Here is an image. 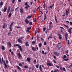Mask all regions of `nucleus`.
Wrapping results in <instances>:
<instances>
[{
	"label": "nucleus",
	"mask_w": 72,
	"mask_h": 72,
	"mask_svg": "<svg viewBox=\"0 0 72 72\" xmlns=\"http://www.w3.org/2000/svg\"><path fill=\"white\" fill-rule=\"evenodd\" d=\"M14 46L15 47L16 46H18V48H19V49L20 51H22V47H21V46L19 45V44H15L14 45Z\"/></svg>",
	"instance_id": "f257e3e1"
},
{
	"label": "nucleus",
	"mask_w": 72,
	"mask_h": 72,
	"mask_svg": "<svg viewBox=\"0 0 72 72\" xmlns=\"http://www.w3.org/2000/svg\"><path fill=\"white\" fill-rule=\"evenodd\" d=\"M25 5H26V6L25 7V8L26 10H27L28 9V7L30 8V5H28V3L27 2H26L25 3Z\"/></svg>",
	"instance_id": "f03ea898"
},
{
	"label": "nucleus",
	"mask_w": 72,
	"mask_h": 72,
	"mask_svg": "<svg viewBox=\"0 0 72 72\" xmlns=\"http://www.w3.org/2000/svg\"><path fill=\"white\" fill-rule=\"evenodd\" d=\"M20 39L22 40V37L19 38V39H17V41L18 42H19V43H22V41Z\"/></svg>",
	"instance_id": "7ed1b4c3"
},
{
	"label": "nucleus",
	"mask_w": 72,
	"mask_h": 72,
	"mask_svg": "<svg viewBox=\"0 0 72 72\" xmlns=\"http://www.w3.org/2000/svg\"><path fill=\"white\" fill-rule=\"evenodd\" d=\"M3 63L4 64V68H7V65H6V63H5V61L4 60L3 61Z\"/></svg>",
	"instance_id": "20e7f679"
},
{
	"label": "nucleus",
	"mask_w": 72,
	"mask_h": 72,
	"mask_svg": "<svg viewBox=\"0 0 72 72\" xmlns=\"http://www.w3.org/2000/svg\"><path fill=\"white\" fill-rule=\"evenodd\" d=\"M25 22L26 24H28L29 23V21H28L27 19H26L25 20Z\"/></svg>",
	"instance_id": "39448f33"
},
{
	"label": "nucleus",
	"mask_w": 72,
	"mask_h": 72,
	"mask_svg": "<svg viewBox=\"0 0 72 72\" xmlns=\"http://www.w3.org/2000/svg\"><path fill=\"white\" fill-rule=\"evenodd\" d=\"M6 10H7V7H4L3 10H2V12H5L6 11Z\"/></svg>",
	"instance_id": "423d86ee"
},
{
	"label": "nucleus",
	"mask_w": 72,
	"mask_h": 72,
	"mask_svg": "<svg viewBox=\"0 0 72 72\" xmlns=\"http://www.w3.org/2000/svg\"><path fill=\"white\" fill-rule=\"evenodd\" d=\"M65 37L66 38V40L67 41V38H68V34H66L65 35Z\"/></svg>",
	"instance_id": "0eeeda50"
},
{
	"label": "nucleus",
	"mask_w": 72,
	"mask_h": 72,
	"mask_svg": "<svg viewBox=\"0 0 72 72\" xmlns=\"http://www.w3.org/2000/svg\"><path fill=\"white\" fill-rule=\"evenodd\" d=\"M54 54L56 55V56H58L59 55V54L57 53V52H55V51H54L53 52Z\"/></svg>",
	"instance_id": "6e6552de"
},
{
	"label": "nucleus",
	"mask_w": 72,
	"mask_h": 72,
	"mask_svg": "<svg viewBox=\"0 0 72 72\" xmlns=\"http://www.w3.org/2000/svg\"><path fill=\"white\" fill-rule=\"evenodd\" d=\"M3 5V2H1L0 3V8H2Z\"/></svg>",
	"instance_id": "1a4fd4ad"
},
{
	"label": "nucleus",
	"mask_w": 72,
	"mask_h": 72,
	"mask_svg": "<svg viewBox=\"0 0 72 72\" xmlns=\"http://www.w3.org/2000/svg\"><path fill=\"white\" fill-rule=\"evenodd\" d=\"M27 60L28 62L29 63H31V60H30V57H28L27 58Z\"/></svg>",
	"instance_id": "9d476101"
},
{
	"label": "nucleus",
	"mask_w": 72,
	"mask_h": 72,
	"mask_svg": "<svg viewBox=\"0 0 72 72\" xmlns=\"http://www.w3.org/2000/svg\"><path fill=\"white\" fill-rule=\"evenodd\" d=\"M47 65L48 66H49L50 67H51V66H52L51 64V63H48L47 64Z\"/></svg>",
	"instance_id": "9b49d317"
},
{
	"label": "nucleus",
	"mask_w": 72,
	"mask_h": 72,
	"mask_svg": "<svg viewBox=\"0 0 72 72\" xmlns=\"http://www.w3.org/2000/svg\"><path fill=\"white\" fill-rule=\"evenodd\" d=\"M20 12L21 13H23V8H20Z\"/></svg>",
	"instance_id": "f8f14e48"
},
{
	"label": "nucleus",
	"mask_w": 72,
	"mask_h": 72,
	"mask_svg": "<svg viewBox=\"0 0 72 72\" xmlns=\"http://www.w3.org/2000/svg\"><path fill=\"white\" fill-rule=\"evenodd\" d=\"M39 70L40 72H42V68L41 67V65L39 66Z\"/></svg>",
	"instance_id": "ddd939ff"
},
{
	"label": "nucleus",
	"mask_w": 72,
	"mask_h": 72,
	"mask_svg": "<svg viewBox=\"0 0 72 72\" xmlns=\"http://www.w3.org/2000/svg\"><path fill=\"white\" fill-rule=\"evenodd\" d=\"M68 31L69 32L70 34H71V31H72V30L71 29H69L68 30Z\"/></svg>",
	"instance_id": "4468645a"
},
{
	"label": "nucleus",
	"mask_w": 72,
	"mask_h": 72,
	"mask_svg": "<svg viewBox=\"0 0 72 72\" xmlns=\"http://www.w3.org/2000/svg\"><path fill=\"white\" fill-rule=\"evenodd\" d=\"M58 36H59L58 38L59 39H62V35L60 34H58Z\"/></svg>",
	"instance_id": "2eb2a0df"
},
{
	"label": "nucleus",
	"mask_w": 72,
	"mask_h": 72,
	"mask_svg": "<svg viewBox=\"0 0 72 72\" xmlns=\"http://www.w3.org/2000/svg\"><path fill=\"white\" fill-rule=\"evenodd\" d=\"M53 24V23H52V22H50V24H49V28H51V25H52Z\"/></svg>",
	"instance_id": "dca6fc26"
},
{
	"label": "nucleus",
	"mask_w": 72,
	"mask_h": 72,
	"mask_svg": "<svg viewBox=\"0 0 72 72\" xmlns=\"http://www.w3.org/2000/svg\"><path fill=\"white\" fill-rule=\"evenodd\" d=\"M61 48V46L60 45H58L57 46V48L58 49H60Z\"/></svg>",
	"instance_id": "f3484780"
},
{
	"label": "nucleus",
	"mask_w": 72,
	"mask_h": 72,
	"mask_svg": "<svg viewBox=\"0 0 72 72\" xmlns=\"http://www.w3.org/2000/svg\"><path fill=\"white\" fill-rule=\"evenodd\" d=\"M25 45L26 46H29V44H28V41H27L25 43Z\"/></svg>",
	"instance_id": "a211bd4d"
},
{
	"label": "nucleus",
	"mask_w": 72,
	"mask_h": 72,
	"mask_svg": "<svg viewBox=\"0 0 72 72\" xmlns=\"http://www.w3.org/2000/svg\"><path fill=\"white\" fill-rule=\"evenodd\" d=\"M58 71H59V70L57 69L55 70L53 72V70H51V72H58Z\"/></svg>",
	"instance_id": "6ab92c4d"
},
{
	"label": "nucleus",
	"mask_w": 72,
	"mask_h": 72,
	"mask_svg": "<svg viewBox=\"0 0 72 72\" xmlns=\"http://www.w3.org/2000/svg\"><path fill=\"white\" fill-rule=\"evenodd\" d=\"M44 20H45L46 19H47V17H46V14H45L44 15Z\"/></svg>",
	"instance_id": "aec40b11"
},
{
	"label": "nucleus",
	"mask_w": 72,
	"mask_h": 72,
	"mask_svg": "<svg viewBox=\"0 0 72 72\" xmlns=\"http://www.w3.org/2000/svg\"><path fill=\"white\" fill-rule=\"evenodd\" d=\"M38 46L39 48H41V46H42V43H40L38 45Z\"/></svg>",
	"instance_id": "412c9836"
},
{
	"label": "nucleus",
	"mask_w": 72,
	"mask_h": 72,
	"mask_svg": "<svg viewBox=\"0 0 72 72\" xmlns=\"http://www.w3.org/2000/svg\"><path fill=\"white\" fill-rule=\"evenodd\" d=\"M55 21H56V23H58V21H57V17L55 16Z\"/></svg>",
	"instance_id": "4be33fe9"
},
{
	"label": "nucleus",
	"mask_w": 72,
	"mask_h": 72,
	"mask_svg": "<svg viewBox=\"0 0 72 72\" xmlns=\"http://www.w3.org/2000/svg\"><path fill=\"white\" fill-rule=\"evenodd\" d=\"M13 24H14V22H13L10 25V27H12V26H13Z\"/></svg>",
	"instance_id": "5701e85b"
},
{
	"label": "nucleus",
	"mask_w": 72,
	"mask_h": 72,
	"mask_svg": "<svg viewBox=\"0 0 72 72\" xmlns=\"http://www.w3.org/2000/svg\"><path fill=\"white\" fill-rule=\"evenodd\" d=\"M69 13V12L67 11V10H66V13H65V14H66V15H68V14Z\"/></svg>",
	"instance_id": "b1692460"
},
{
	"label": "nucleus",
	"mask_w": 72,
	"mask_h": 72,
	"mask_svg": "<svg viewBox=\"0 0 72 72\" xmlns=\"http://www.w3.org/2000/svg\"><path fill=\"white\" fill-rule=\"evenodd\" d=\"M11 16H12V13H11V12H10L8 15V17H9V18H10V17H11Z\"/></svg>",
	"instance_id": "393cba45"
},
{
	"label": "nucleus",
	"mask_w": 72,
	"mask_h": 72,
	"mask_svg": "<svg viewBox=\"0 0 72 72\" xmlns=\"http://www.w3.org/2000/svg\"><path fill=\"white\" fill-rule=\"evenodd\" d=\"M8 45H9V46H12V44H11V43H10V42H9L8 43Z\"/></svg>",
	"instance_id": "a878e982"
},
{
	"label": "nucleus",
	"mask_w": 72,
	"mask_h": 72,
	"mask_svg": "<svg viewBox=\"0 0 72 72\" xmlns=\"http://www.w3.org/2000/svg\"><path fill=\"white\" fill-rule=\"evenodd\" d=\"M32 14L30 16H29V15L28 16V18L29 19H30V18L32 17Z\"/></svg>",
	"instance_id": "bb28decb"
},
{
	"label": "nucleus",
	"mask_w": 72,
	"mask_h": 72,
	"mask_svg": "<svg viewBox=\"0 0 72 72\" xmlns=\"http://www.w3.org/2000/svg\"><path fill=\"white\" fill-rule=\"evenodd\" d=\"M69 60V59L68 58H67V59H64V60H62V61H63L64 60L65 61H68Z\"/></svg>",
	"instance_id": "cd10ccee"
},
{
	"label": "nucleus",
	"mask_w": 72,
	"mask_h": 72,
	"mask_svg": "<svg viewBox=\"0 0 72 72\" xmlns=\"http://www.w3.org/2000/svg\"><path fill=\"white\" fill-rule=\"evenodd\" d=\"M52 34H51V35L48 37V40L50 39H50H51V38H52Z\"/></svg>",
	"instance_id": "c85d7f7f"
},
{
	"label": "nucleus",
	"mask_w": 72,
	"mask_h": 72,
	"mask_svg": "<svg viewBox=\"0 0 72 72\" xmlns=\"http://www.w3.org/2000/svg\"><path fill=\"white\" fill-rule=\"evenodd\" d=\"M1 49L2 50H4V49H5V47H4V46H2V48Z\"/></svg>",
	"instance_id": "c756f323"
},
{
	"label": "nucleus",
	"mask_w": 72,
	"mask_h": 72,
	"mask_svg": "<svg viewBox=\"0 0 72 72\" xmlns=\"http://www.w3.org/2000/svg\"><path fill=\"white\" fill-rule=\"evenodd\" d=\"M32 48L33 50V51H36V50L35 49V48H34V47H32Z\"/></svg>",
	"instance_id": "7c9ffc66"
},
{
	"label": "nucleus",
	"mask_w": 72,
	"mask_h": 72,
	"mask_svg": "<svg viewBox=\"0 0 72 72\" xmlns=\"http://www.w3.org/2000/svg\"><path fill=\"white\" fill-rule=\"evenodd\" d=\"M6 25V23H4V25L3 26V28L4 29H5V27Z\"/></svg>",
	"instance_id": "2f4dec72"
},
{
	"label": "nucleus",
	"mask_w": 72,
	"mask_h": 72,
	"mask_svg": "<svg viewBox=\"0 0 72 72\" xmlns=\"http://www.w3.org/2000/svg\"><path fill=\"white\" fill-rule=\"evenodd\" d=\"M18 55L19 57H22L21 56V53H19Z\"/></svg>",
	"instance_id": "473e14b6"
},
{
	"label": "nucleus",
	"mask_w": 72,
	"mask_h": 72,
	"mask_svg": "<svg viewBox=\"0 0 72 72\" xmlns=\"http://www.w3.org/2000/svg\"><path fill=\"white\" fill-rule=\"evenodd\" d=\"M10 31H12L13 30V28H12V27H10Z\"/></svg>",
	"instance_id": "72a5a7b5"
},
{
	"label": "nucleus",
	"mask_w": 72,
	"mask_h": 72,
	"mask_svg": "<svg viewBox=\"0 0 72 72\" xmlns=\"http://www.w3.org/2000/svg\"><path fill=\"white\" fill-rule=\"evenodd\" d=\"M39 12H41V13H42V12L43 13L44 12V11H43V10H39Z\"/></svg>",
	"instance_id": "f704fd0d"
},
{
	"label": "nucleus",
	"mask_w": 72,
	"mask_h": 72,
	"mask_svg": "<svg viewBox=\"0 0 72 72\" xmlns=\"http://www.w3.org/2000/svg\"><path fill=\"white\" fill-rule=\"evenodd\" d=\"M36 43V40L35 41H33L32 42V44H35Z\"/></svg>",
	"instance_id": "c9c22d12"
},
{
	"label": "nucleus",
	"mask_w": 72,
	"mask_h": 72,
	"mask_svg": "<svg viewBox=\"0 0 72 72\" xmlns=\"http://www.w3.org/2000/svg\"><path fill=\"white\" fill-rule=\"evenodd\" d=\"M62 71H66V68H62Z\"/></svg>",
	"instance_id": "e433bc0d"
},
{
	"label": "nucleus",
	"mask_w": 72,
	"mask_h": 72,
	"mask_svg": "<svg viewBox=\"0 0 72 72\" xmlns=\"http://www.w3.org/2000/svg\"><path fill=\"white\" fill-rule=\"evenodd\" d=\"M10 12V10H7V14H9V13Z\"/></svg>",
	"instance_id": "4c0bfd02"
},
{
	"label": "nucleus",
	"mask_w": 72,
	"mask_h": 72,
	"mask_svg": "<svg viewBox=\"0 0 72 72\" xmlns=\"http://www.w3.org/2000/svg\"><path fill=\"white\" fill-rule=\"evenodd\" d=\"M31 28H32V26H31L30 27H28L27 28V30H31Z\"/></svg>",
	"instance_id": "58836bf2"
},
{
	"label": "nucleus",
	"mask_w": 72,
	"mask_h": 72,
	"mask_svg": "<svg viewBox=\"0 0 72 72\" xmlns=\"http://www.w3.org/2000/svg\"><path fill=\"white\" fill-rule=\"evenodd\" d=\"M64 27H66V28H69V27H68V26L66 25H64Z\"/></svg>",
	"instance_id": "ea45409f"
},
{
	"label": "nucleus",
	"mask_w": 72,
	"mask_h": 72,
	"mask_svg": "<svg viewBox=\"0 0 72 72\" xmlns=\"http://www.w3.org/2000/svg\"><path fill=\"white\" fill-rule=\"evenodd\" d=\"M19 65V66H20L21 67H22V64H21V63H19L18 64Z\"/></svg>",
	"instance_id": "a19ab883"
},
{
	"label": "nucleus",
	"mask_w": 72,
	"mask_h": 72,
	"mask_svg": "<svg viewBox=\"0 0 72 72\" xmlns=\"http://www.w3.org/2000/svg\"><path fill=\"white\" fill-rule=\"evenodd\" d=\"M28 66H24V68H26V69H27V68H28Z\"/></svg>",
	"instance_id": "79ce46f5"
},
{
	"label": "nucleus",
	"mask_w": 72,
	"mask_h": 72,
	"mask_svg": "<svg viewBox=\"0 0 72 72\" xmlns=\"http://www.w3.org/2000/svg\"><path fill=\"white\" fill-rule=\"evenodd\" d=\"M11 33V32H10L9 33H8V36H10V34Z\"/></svg>",
	"instance_id": "37998d69"
},
{
	"label": "nucleus",
	"mask_w": 72,
	"mask_h": 72,
	"mask_svg": "<svg viewBox=\"0 0 72 72\" xmlns=\"http://www.w3.org/2000/svg\"><path fill=\"white\" fill-rule=\"evenodd\" d=\"M63 59H65L66 58V55H64V57H62Z\"/></svg>",
	"instance_id": "c03bdc74"
},
{
	"label": "nucleus",
	"mask_w": 72,
	"mask_h": 72,
	"mask_svg": "<svg viewBox=\"0 0 72 72\" xmlns=\"http://www.w3.org/2000/svg\"><path fill=\"white\" fill-rule=\"evenodd\" d=\"M16 67H17V68H18V69L19 70L21 69V68H20L19 67V66H16Z\"/></svg>",
	"instance_id": "a18cd8bd"
},
{
	"label": "nucleus",
	"mask_w": 72,
	"mask_h": 72,
	"mask_svg": "<svg viewBox=\"0 0 72 72\" xmlns=\"http://www.w3.org/2000/svg\"><path fill=\"white\" fill-rule=\"evenodd\" d=\"M29 24L30 26H31V25L32 24V22H30Z\"/></svg>",
	"instance_id": "49530a36"
},
{
	"label": "nucleus",
	"mask_w": 72,
	"mask_h": 72,
	"mask_svg": "<svg viewBox=\"0 0 72 72\" xmlns=\"http://www.w3.org/2000/svg\"><path fill=\"white\" fill-rule=\"evenodd\" d=\"M6 62L7 64H8V60H7L6 59Z\"/></svg>",
	"instance_id": "de8ad7c7"
},
{
	"label": "nucleus",
	"mask_w": 72,
	"mask_h": 72,
	"mask_svg": "<svg viewBox=\"0 0 72 72\" xmlns=\"http://www.w3.org/2000/svg\"><path fill=\"white\" fill-rule=\"evenodd\" d=\"M33 20L34 22H36V20L35 18H33Z\"/></svg>",
	"instance_id": "09e8293b"
},
{
	"label": "nucleus",
	"mask_w": 72,
	"mask_h": 72,
	"mask_svg": "<svg viewBox=\"0 0 72 72\" xmlns=\"http://www.w3.org/2000/svg\"><path fill=\"white\" fill-rule=\"evenodd\" d=\"M39 64H38L36 66V68H39Z\"/></svg>",
	"instance_id": "8fccbe9b"
},
{
	"label": "nucleus",
	"mask_w": 72,
	"mask_h": 72,
	"mask_svg": "<svg viewBox=\"0 0 72 72\" xmlns=\"http://www.w3.org/2000/svg\"><path fill=\"white\" fill-rule=\"evenodd\" d=\"M55 67H57V68H59V67L58 66V65H56Z\"/></svg>",
	"instance_id": "3c124183"
},
{
	"label": "nucleus",
	"mask_w": 72,
	"mask_h": 72,
	"mask_svg": "<svg viewBox=\"0 0 72 72\" xmlns=\"http://www.w3.org/2000/svg\"><path fill=\"white\" fill-rule=\"evenodd\" d=\"M26 31L28 32V33H30V30H28V29H27L26 30Z\"/></svg>",
	"instance_id": "603ef678"
},
{
	"label": "nucleus",
	"mask_w": 72,
	"mask_h": 72,
	"mask_svg": "<svg viewBox=\"0 0 72 72\" xmlns=\"http://www.w3.org/2000/svg\"><path fill=\"white\" fill-rule=\"evenodd\" d=\"M43 6H44V8H46V4H44Z\"/></svg>",
	"instance_id": "864d4df0"
},
{
	"label": "nucleus",
	"mask_w": 72,
	"mask_h": 72,
	"mask_svg": "<svg viewBox=\"0 0 72 72\" xmlns=\"http://www.w3.org/2000/svg\"><path fill=\"white\" fill-rule=\"evenodd\" d=\"M43 31H45V30H46V28H43Z\"/></svg>",
	"instance_id": "5fc2aeb1"
},
{
	"label": "nucleus",
	"mask_w": 72,
	"mask_h": 72,
	"mask_svg": "<svg viewBox=\"0 0 72 72\" xmlns=\"http://www.w3.org/2000/svg\"><path fill=\"white\" fill-rule=\"evenodd\" d=\"M42 53L43 54H44V53H45V52L44 51H42Z\"/></svg>",
	"instance_id": "6e6d98bb"
},
{
	"label": "nucleus",
	"mask_w": 72,
	"mask_h": 72,
	"mask_svg": "<svg viewBox=\"0 0 72 72\" xmlns=\"http://www.w3.org/2000/svg\"><path fill=\"white\" fill-rule=\"evenodd\" d=\"M60 28H61V29H62V30H64V29L62 27L60 26Z\"/></svg>",
	"instance_id": "4d7b16f0"
},
{
	"label": "nucleus",
	"mask_w": 72,
	"mask_h": 72,
	"mask_svg": "<svg viewBox=\"0 0 72 72\" xmlns=\"http://www.w3.org/2000/svg\"><path fill=\"white\" fill-rule=\"evenodd\" d=\"M34 63L35 64L36 63V60H34L33 61Z\"/></svg>",
	"instance_id": "13d9d810"
},
{
	"label": "nucleus",
	"mask_w": 72,
	"mask_h": 72,
	"mask_svg": "<svg viewBox=\"0 0 72 72\" xmlns=\"http://www.w3.org/2000/svg\"><path fill=\"white\" fill-rule=\"evenodd\" d=\"M53 62H54V63H57V62L55 60H53Z\"/></svg>",
	"instance_id": "bf43d9fd"
},
{
	"label": "nucleus",
	"mask_w": 72,
	"mask_h": 72,
	"mask_svg": "<svg viewBox=\"0 0 72 72\" xmlns=\"http://www.w3.org/2000/svg\"><path fill=\"white\" fill-rule=\"evenodd\" d=\"M32 3H33V1H32L30 2V5H32Z\"/></svg>",
	"instance_id": "052dcab7"
},
{
	"label": "nucleus",
	"mask_w": 72,
	"mask_h": 72,
	"mask_svg": "<svg viewBox=\"0 0 72 72\" xmlns=\"http://www.w3.org/2000/svg\"><path fill=\"white\" fill-rule=\"evenodd\" d=\"M40 39L41 41H44V39H43V38H41Z\"/></svg>",
	"instance_id": "680f3d73"
},
{
	"label": "nucleus",
	"mask_w": 72,
	"mask_h": 72,
	"mask_svg": "<svg viewBox=\"0 0 72 72\" xmlns=\"http://www.w3.org/2000/svg\"><path fill=\"white\" fill-rule=\"evenodd\" d=\"M44 44L45 45H46V42H44Z\"/></svg>",
	"instance_id": "e2e57ef3"
},
{
	"label": "nucleus",
	"mask_w": 72,
	"mask_h": 72,
	"mask_svg": "<svg viewBox=\"0 0 72 72\" xmlns=\"http://www.w3.org/2000/svg\"><path fill=\"white\" fill-rule=\"evenodd\" d=\"M53 58L54 59H57V57L55 55L53 56Z\"/></svg>",
	"instance_id": "0e129e2a"
},
{
	"label": "nucleus",
	"mask_w": 72,
	"mask_h": 72,
	"mask_svg": "<svg viewBox=\"0 0 72 72\" xmlns=\"http://www.w3.org/2000/svg\"><path fill=\"white\" fill-rule=\"evenodd\" d=\"M37 40H39V36L37 35Z\"/></svg>",
	"instance_id": "69168bd1"
},
{
	"label": "nucleus",
	"mask_w": 72,
	"mask_h": 72,
	"mask_svg": "<svg viewBox=\"0 0 72 72\" xmlns=\"http://www.w3.org/2000/svg\"><path fill=\"white\" fill-rule=\"evenodd\" d=\"M66 53H68V50H67V51H66Z\"/></svg>",
	"instance_id": "338daca9"
},
{
	"label": "nucleus",
	"mask_w": 72,
	"mask_h": 72,
	"mask_svg": "<svg viewBox=\"0 0 72 72\" xmlns=\"http://www.w3.org/2000/svg\"><path fill=\"white\" fill-rule=\"evenodd\" d=\"M21 0H18V1L19 3H21Z\"/></svg>",
	"instance_id": "774afa93"
}]
</instances>
